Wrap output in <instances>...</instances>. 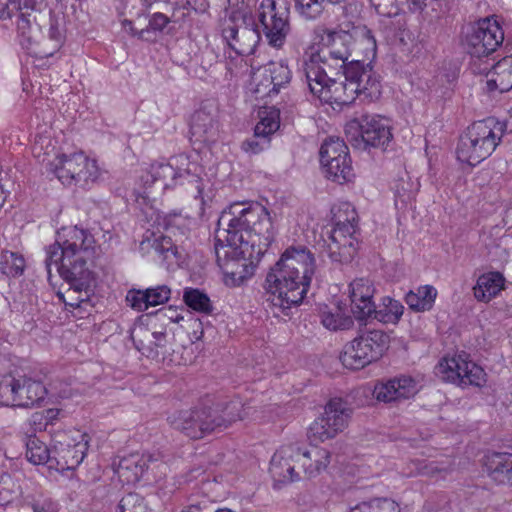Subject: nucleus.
Returning <instances> with one entry per match:
<instances>
[{"label": "nucleus", "instance_id": "obj_38", "mask_svg": "<svg viewBox=\"0 0 512 512\" xmlns=\"http://www.w3.org/2000/svg\"><path fill=\"white\" fill-rule=\"evenodd\" d=\"M436 297V288L432 285H424L418 287L416 291H409L406 294L405 301L413 311L425 312L432 309Z\"/></svg>", "mask_w": 512, "mask_h": 512}, {"label": "nucleus", "instance_id": "obj_4", "mask_svg": "<svg viewBox=\"0 0 512 512\" xmlns=\"http://www.w3.org/2000/svg\"><path fill=\"white\" fill-rule=\"evenodd\" d=\"M505 132L506 124L495 117L473 122L459 138L457 159L462 163L476 166L496 150Z\"/></svg>", "mask_w": 512, "mask_h": 512}, {"label": "nucleus", "instance_id": "obj_11", "mask_svg": "<svg viewBox=\"0 0 512 512\" xmlns=\"http://www.w3.org/2000/svg\"><path fill=\"white\" fill-rule=\"evenodd\" d=\"M362 38L366 42L367 47L371 49L376 48V40L372 31L366 26L341 24L338 30H326L323 41L328 48V55L332 60L337 62V66L344 68L348 65L349 58L352 56L355 40Z\"/></svg>", "mask_w": 512, "mask_h": 512}, {"label": "nucleus", "instance_id": "obj_62", "mask_svg": "<svg viewBox=\"0 0 512 512\" xmlns=\"http://www.w3.org/2000/svg\"><path fill=\"white\" fill-rule=\"evenodd\" d=\"M305 253H306V249L302 246H300L299 248L290 246L280 256L288 257V256H294V254H305Z\"/></svg>", "mask_w": 512, "mask_h": 512}, {"label": "nucleus", "instance_id": "obj_8", "mask_svg": "<svg viewBox=\"0 0 512 512\" xmlns=\"http://www.w3.org/2000/svg\"><path fill=\"white\" fill-rule=\"evenodd\" d=\"M389 345V336L382 330H365L347 343L340 361L348 369L357 370L377 361Z\"/></svg>", "mask_w": 512, "mask_h": 512}, {"label": "nucleus", "instance_id": "obj_64", "mask_svg": "<svg viewBox=\"0 0 512 512\" xmlns=\"http://www.w3.org/2000/svg\"><path fill=\"white\" fill-rule=\"evenodd\" d=\"M145 193H146L145 191H143V192L134 191L135 200L137 202H140V199H142L143 203H145L146 200L149 198Z\"/></svg>", "mask_w": 512, "mask_h": 512}, {"label": "nucleus", "instance_id": "obj_36", "mask_svg": "<svg viewBox=\"0 0 512 512\" xmlns=\"http://www.w3.org/2000/svg\"><path fill=\"white\" fill-rule=\"evenodd\" d=\"M505 279L499 272H488L479 276L473 288L474 296L478 301L489 302L504 289Z\"/></svg>", "mask_w": 512, "mask_h": 512}, {"label": "nucleus", "instance_id": "obj_15", "mask_svg": "<svg viewBox=\"0 0 512 512\" xmlns=\"http://www.w3.org/2000/svg\"><path fill=\"white\" fill-rule=\"evenodd\" d=\"M99 246L93 235L77 226L62 227L57 231L55 243L47 249V256H75L84 254L91 256L97 254Z\"/></svg>", "mask_w": 512, "mask_h": 512}, {"label": "nucleus", "instance_id": "obj_31", "mask_svg": "<svg viewBox=\"0 0 512 512\" xmlns=\"http://www.w3.org/2000/svg\"><path fill=\"white\" fill-rule=\"evenodd\" d=\"M15 12L18 13L16 25L19 42L24 49L34 53L37 51L36 47L40 45V27L36 23V17L28 11Z\"/></svg>", "mask_w": 512, "mask_h": 512}, {"label": "nucleus", "instance_id": "obj_45", "mask_svg": "<svg viewBox=\"0 0 512 512\" xmlns=\"http://www.w3.org/2000/svg\"><path fill=\"white\" fill-rule=\"evenodd\" d=\"M44 0H0V19L11 18L14 11L39 9Z\"/></svg>", "mask_w": 512, "mask_h": 512}, {"label": "nucleus", "instance_id": "obj_13", "mask_svg": "<svg viewBox=\"0 0 512 512\" xmlns=\"http://www.w3.org/2000/svg\"><path fill=\"white\" fill-rule=\"evenodd\" d=\"M48 168L59 181L68 186L87 183L89 180H95L98 175L96 161L82 151L60 154L48 164Z\"/></svg>", "mask_w": 512, "mask_h": 512}, {"label": "nucleus", "instance_id": "obj_29", "mask_svg": "<svg viewBox=\"0 0 512 512\" xmlns=\"http://www.w3.org/2000/svg\"><path fill=\"white\" fill-rule=\"evenodd\" d=\"M131 338L135 348L147 358H157L167 345L166 331L151 332L143 326L134 329Z\"/></svg>", "mask_w": 512, "mask_h": 512}, {"label": "nucleus", "instance_id": "obj_48", "mask_svg": "<svg viewBox=\"0 0 512 512\" xmlns=\"http://www.w3.org/2000/svg\"><path fill=\"white\" fill-rule=\"evenodd\" d=\"M48 40L51 41L52 47L50 51L39 50L34 51V54H44L45 56H52L55 51H57L64 40V32L61 26L60 21L54 16L50 17L49 20V29H48Z\"/></svg>", "mask_w": 512, "mask_h": 512}, {"label": "nucleus", "instance_id": "obj_46", "mask_svg": "<svg viewBox=\"0 0 512 512\" xmlns=\"http://www.w3.org/2000/svg\"><path fill=\"white\" fill-rule=\"evenodd\" d=\"M321 323L329 330H347L353 326V319L351 316L342 314L339 310L335 313L323 311L321 313Z\"/></svg>", "mask_w": 512, "mask_h": 512}, {"label": "nucleus", "instance_id": "obj_63", "mask_svg": "<svg viewBox=\"0 0 512 512\" xmlns=\"http://www.w3.org/2000/svg\"><path fill=\"white\" fill-rule=\"evenodd\" d=\"M350 512H371L368 501L361 502L350 509Z\"/></svg>", "mask_w": 512, "mask_h": 512}, {"label": "nucleus", "instance_id": "obj_17", "mask_svg": "<svg viewBox=\"0 0 512 512\" xmlns=\"http://www.w3.org/2000/svg\"><path fill=\"white\" fill-rule=\"evenodd\" d=\"M300 455L301 446L297 443L283 445L274 453L269 468L274 489L300 481L301 477L295 471L296 463H300Z\"/></svg>", "mask_w": 512, "mask_h": 512}, {"label": "nucleus", "instance_id": "obj_28", "mask_svg": "<svg viewBox=\"0 0 512 512\" xmlns=\"http://www.w3.org/2000/svg\"><path fill=\"white\" fill-rule=\"evenodd\" d=\"M160 458L158 454H139L132 453L120 458L119 462L115 465V472L122 481L127 483L138 482L145 470L148 468L149 463L158 461Z\"/></svg>", "mask_w": 512, "mask_h": 512}, {"label": "nucleus", "instance_id": "obj_30", "mask_svg": "<svg viewBox=\"0 0 512 512\" xmlns=\"http://www.w3.org/2000/svg\"><path fill=\"white\" fill-rule=\"evenodd\" d=\"M485 467L495 482L512 486V451L488 454L485 457Z\"/></svg>", "mask_w": 512, "mask_h": 512}, {"label": "nucleus", "instance_id": "obj_58", "mask_svg": "<svg viewBox=\"0 0 512 512\" xmlns=\"http://www.w3.org/2000/svg\"><path fill=\"white\" fill-rule=\"evenodd\" d=\"M198 258H181V261L178 263V266L181 269H186L190 273V277L193 280H197L202 277L204 265L202 263H198Z\"/></svg>", "mask_w": 512, "mask_h": 512}, {"label": "nucleus", "instance_id": "obj_23", "mask_svg": "<svg viewBox=\"0 0 512 512\" xmlns=\"http://www.w3.org/2000/svg\"><path fill=\"white\" fill-rule=\"evenodd\" d=\"M60 277L75 291H86L93 282V273L84 258H58L55 260Z\"/></svg>", "mask_w": 512, "mask_h": 512}, {"label": "nucleus", "instance_id": "obj_16", "mask_svg": "<svg viewBox=\"0 0 512 512\" xmlns=\"http://www.w3.org/2000/svg\"><path fill=\"white\" fill-rule=\"evenodd\" d=\"M504 33L496 20L484 18L477 21L466 35L468 52L478 61L488 57L503 42Z\"/></svg>", "mask_w": 512, "mask_h": 512}, {"label": "nucleus", "instance_id": "obj_22", "mask_svg": "<svg viewBox=\"0 0 512 512\" xmlns=\"http://www.w3.org/2000/svg\"><path fill=\"white\" fill-rule=\"evenodd\" d=\"M82 440L71 444L57 442L53 446V457L50 460L49 469L57 472L73 470L78 467L86 456L88 450V440L86 435H82Z\"/></svg>", "mask_w": 512, "mask_h": 512}, {"label": "nucleus", "instance_id": "obj_10", "mask_svg": "<svg viewBox=\"0 0 512 512\" xmlns=\"http://www.w3.org/2000/svg\"><path fill=\"white\" fill-rule=\"evenodd\" d=\"M290 8L285 0H261L256 11V29L263 34L268 44L282 48L290 33Z\"/></svg>", "mask_w": 512, "mask_h": 512}, {"label": "nucleus", "instance_id": "obj_54", "mask_svg": "<svg viewBox=\"0 0 512 512\" xmlns=\"http://www.w3.org/2000/svg\"><path fill=\"white\" fill-rule=\"evenodd\" d=\"M120 512H144L143 499L136 493H129L119 502Z\"/></svg>", "mask_w": 512, "mask_h": 512}, {"label": "nucleus", "instance_id": "obj_19", "mask_svg": "<svg viewBox=\"0 0 512 512\" xmlns=\"http://www.w3.org/2000/svg\"><path fill=\"white\" fill-rule=\"evenodd\" d=\"M221 34L229 47L241 56L253 54L260 41L259 29L247 25L238 26L233 17L221 21Z\"/></svg>", "mask_w": 512, "mask_h": 512}, {"label": "nucleus", "instance_id": "obj_9", "mask_svg": "<svg viewBox=\"0 0 512 512\" xmlns=\"http://www.w3.org/2000/svg\"><path fill=\"white\" fill-rule=\"evenodd\" d=\"M347 141L356 149L380 148L385 150L393 135L387 119L379 115H362L345 126Z\"/></svg>", "mask_w": 512, "mask_h": 512}, {"label": "nucleus", "instance_id": "obj_59", "mask_svg": "<svg viewBox=\"0 0 512 512\" xmlns=\"http://www.w3.org/2000/svg\"><path fill=\"white\" fill-rule=\"evenodd\" d=\"M278 92L279 91L277 89H272L271 86L267 85V82L265 81V75L254 88V93L257 98H264L265 96H270L272 93L277 94Z\"/></svg>", "mask_w": 512, "mask_h": 512}, {"label": "nucleus", "instance_id": "obj_50", "mask_svg": "<svg viewBox=\"0 0 512 512\" xmlns=\"http://www.w3.org/2000/svg\"><path fill=\"white\" fill-rule=\"evenodd\" d=\"M408 469L409 472H407L406 475L410 477L417 475L434 476L441 472V469L435 462L421 459L412 460Z\"/></svg>", "mask_w": 512, "mask_h": 512}, {"label": "nucleus", "instance_id": "obj_5", "mask_svg": "<svg viewBox=\"0 0 512 512\" xmlns=\"http://www.w3.org/2000/svg\"><path fill=\"white\" fill-rule=\"evenodd\" d=\"M334 104L349 105L357 96H363L374 101L381 95V82L379 75L370 63L360 60H351L343 72V85L336 86L332 91Z\"/></svg>", "mask_w": 512, "mask_h": 512}, {"label": "nucleus", "instance_id": "obj_51", "mask_svg": "<svg viewBox=\"0 0 512 512\" xmlns=\"http://www.w3.org/2000/svg\"><path fill=\"white\" fill-rule=\"evenodd\" d=\"M143 213L147 217L148 222H153V226L156 225L158 228L162 227L164 229H168L173 226L174 221L180 217V214L175 212L162 215L152 207H147L143 210Z\"/></svg>", "mask_w": 512, "mask_h": 512}, {"label": "nucleus", "instance_id": "obj_1", "mask_svg": "<svg viewBox=\"0 0 512 512\" xmlns=\"http://www.w3.org/2000/svg\"><path fill=\"white\" fill-rule=\"evenodd\" d=\"M274 237L273 224L265 206L258 202H234L217 222L215 250L230 247L225 256H264ZM271 253H275L271 250Z\"/></svg>", "mask_w": 512, "mask_h": 512}, {"label": "nucleus", "instance_id": "obj_41", "mask_svg": "<svg viewBox=\"0 0 512 512\" xmlns=\"http://www.w3.org/2000/svg\"><path fill=\"white\" fill-rule=\"evenodd\" d=\"M291 80V71L283 62L270 63L265 69V81L272 89H279Z\"/></svg>", "mask_w": 512, "mask_h": 512}, {"label": "nucleus", "instance_id": "obj_42", "mask_svg": "<svg viewBox=\"0 0 512 512\" xmlns=\"http://www.w3.org/2000/svg\"><path fill=\"white\" fill-rule=\"evenodd\" d=\"M419 190V183L408 175L399 177L394 184L396 205L400 202L407 205L412 202Z\"/></svg>", "mask_w": 512, "mask_h": 512}, {"label": "nucleus", "instance_id": "obj_24", "mask_svg": "<svg viewBox=\"0 0 512 512\" xmlns=\"http://www.w3.org/2000/svg\"><path fill=\"white\" fill-rule=\"evenodd\" d=\"M473 66L474 71L479 74H492V77L486 82L488 92L498 90L500 93H504L512 89V56H506L493 64L486 61L484 67H481L480 63L477 66L475 60Z\"/></svg>", "mask_w": 512, "mask_h": 512}, {"label": "nucleus", "instance_id": "obj_20", "mask_svg": "<svg viewBox=\"0 0 512 512\" xmlns=\"http://www.w3.org/2000/svg\"><path fill=\"white\" fill-rule=\"evenodd\" d=\"M260 121L254 128V134L246 139L241 147L242 150L250 154H258L270 146L271 136L280 127L279 110L270 107L264 108L259 112Z\"/></svg>", "mask_w": 512, "mask_h": 512}, {"label": "nucleus", "instance_id": "obj_55", "mask_svg": "<svg viewBox=\"0 0 512 512\" xmlns=\"http://www.w3.org/2000/svg\"><path fill=\"white\" fill-rule=\"evenodd\" d=\"M146 292L149 294L150 307L167 302L171 295V289L166 285L148 288L146 289Z\"/></svg>", "mask_w": 512, "mask_h": 512}, {"label": "nucleus", "instance_id": "obj_57", "mask_svg": "<svg viewBox=\"0 0 512 512\" xmlns=\"http://www.w3.org/2000/svg\"><path fill=\"white\" fill-rule=\"evenodd\" d=\"M127 300L130 302V306L138 311H145L150 307L149 294L146 290L130 291Z\"/></svg>", "mask_w": 512, "mask_h": 512}, {"label": "nucleus", "instance_id": "obj_47", "mask_svg": "<svg viewBox=\"0 0 512 512\" xmlns=\"http://www.w3.org/2000/svg\"><path fill=\"white\" fill-rule=\"evenodd\" d=\"M319 154L322 163V160H333L342 155H348L349 151L343 140L330 137L321 145Z\"/></svg>", "mask_w": 512, "mask_h": 512}, {"label": "nucleus", "instance_id": "obj_44", "mask_svg": "<svg viewBox=\"0 0 512 512\" xmlns=\"http://www.w3.org/2000/svg\"><path fill=\"white\" fill-rule=\"evenodd\" d=\"M183 300L189 308L201 313L209 314L213 309L207 294L196 288H186Z\"/></svg>", "mask_w": 512, "mask_h": 512}, {"label": "nucleus", "instance_id": "obj_21", "mask_svg": "<svg viewBox=\"0 0 512 512\" xmlns=\"http://www.w3.org/2000/svg\"><path fill=\"white\" fill-rule=\"evenodd\" d=\"M418 392L417 381L408 375H401L378 382L373 390V396L381 402L391 403L414 397Z\"/></svg>", "mask_w": 512, "mask_h": 512}, {"label": "nucleus", "instance_id": "obj_18", "mask_svg": "<svg viewBox=\"0 0 512 512\" xmlns=\"http://www.w3.org/2000/svg\"><path fill=\"white\" fill-rule=\"evenodd\" d=\"M333 229L330 238L339 249L353 248L356 238L358 215L355 208L348 202L340 203L332 208Z\"/></svg>", "mask_w": 512, "mask_h": 512}, {"label": "nucleus", "instance_id": "obj_53", "mask_svg": "<svg viewBox=\"0 0 512 512\" xmlns=\"http://www.w3.org/2000/svg\"><path fill=\"white\" fill-rule=\"evenodd\" d=\"M27 505L33 512H59V505L50 497H32Z\"/></svg>", "mask_w": 512, "mask_h": 512}, {"label": "nucleus", "instance_id": "obj_26", "mask_svg": "<svg viewBox=\"0 0 512 512\" xmlns=\"http://www.w3.org/2000/svg\"><path fill=\"white\" fill-rule=\"evenodd\" d=\"M216 258L223 273V282L228 287H238L255 273L260 258Z\"/></svg>", "mask_w": 512, "mask_h": 512}, {"label": "nucleus", "instance_id": "obj_6", "mask_svg": "<svg viewBox=\"0 0 512 512\" xmlns=\"http://www.w3.org/2000/svg\"><path fill=\"white\" fill-rule=\"evenodd\" d=\"M302 70L310 93L321 102L334 104L332 91L343 85L344 68L337 66L330 55L316 52L303 60Z\"/></svg>", "mask_w": 512, "mask_h": 512}, {"label": "nucleus", "instance_id": "obj_12", "mask_svg": "<svg viewBox=\"0 0 512 512\" xmlns=\"http://www.w3.org/2000/svg\"><path fill=\"white\" fill-rule=\"evenodd\" d=\"M435 373L442 380L462 388L481 387L486 383L484 369L470 360L466 352L442 358L435 367Z\"/></svg>", "mask_w": 512, "mask_h": 512}, {"label": "nucleus", "instance_id": "obj_61", "mask_svg": "<svg viewBox=\"0 0 512 512\" xmlns=\"http://www.w3.org/2000/svg\"><path fill=\"white\" fill-rule=\"evenodd\" d=\"M58 413H59V411L56 410V409H48L46 411L45 416H43L42 414L36 413V414H34L32 416L31 423H33V424H36V423L41 424V421H42L43 417H45L46 420L52 421V420H54L57 417Z\"/></svg>", "mask_w": 512, "mask_h": 512}, {"label": "nucleus", "instance_id": "obj_3", "mask_svg": "<svg viewBox=\"0 0 512 512\" xmlns=\"http://www.w3.org/2000/svg\"><path fill=\"white\" fill-rule=\"evenodd\" d=\"M242 404L234 400L225 407H196L180 411L168 417L170 425L191 439H201L206 435L221 431L233 422L242 419Z\"/></svg>", "mask_w": 512, "mask_h": 512}, {"label": "nucleus", "instance_id": "obj_32", "mask_svg": "<svg viewBox=\"0 0 512 512\" xmlns=\"http://www.w3.org/2000/svg\"><path fill=\"white\" fill-rule=\"evenodd\" d=\"M140 251L143 254H168L172 256H181L186 251L181 246H177L173 240L163 234H157L147 229L140 241Z\"/></svg>", "mask_w": 512, "mask_h": 512}, {"label": "nucleus", "instance_id": "obj_39", "mask_svg": "<svg viewBox=\"0 0 512 512\" xmlns=\"http://www.w3.org/2000/svg\"><path fill=\"white\" fill-rule=\"evenodd\" d=\"M26 458L34 465H47L49 467L50 460L53 457V448L49 449L45 443L36 436L30 435L26 439Z\"/></svg>", "mask_w": 512, "mask_h": 512}, {"label": "nucleus", "instance_id": "obj_49", "mask_svg": "<svg viewBox=\"0 0 512 512\" xmlns=\"http://www.w3.org/2000/svg\"><path fill=\"white\" fill-rule=\"evenodd\" d=\"M17 379L5 375L0 379V406H16Z\"/></svg>", "mask_w": 512, "mask_h": 512}, {"label": "nucleus", "instance_id": "obj_43", "mask_svg": "<svg viewBox=\"0 0 512 512\" xmlns=\"http://www.w3.org/2000/svg\"><path fill=\"white\" fill-rule=\"evenodd\" d=\"M343 0H294L297 12L308 20L319 18L324 9L325 3L338 4Z\"/></svg>", "mask_w": 512, "mask_h": 512}, {"label": "nucleus", "instance_id": "obj_35", "mask_svg": "<svg viewBox=\"0 0 512 512\" xmlns=\"http://www.w3.org/2000/svg\"><path fill=\"white\" fill-rule=\"evenodd\" d=\"M186 17L185 13V7H180L176 9L172 15L171 18H169L167 15L156 12L153 13L149 18V23L146 28H143L141 30H136L132 26V22L125 21V25L128 24L130 26V31L133 35L137 36L139 39L142 40H148L149 38L147 35L153 31V32H162L164 28L168 25L170 22H180L184 21V18Z\"/></svg>", "mask_w": 512, "mask_h": 512}, {"label": "nucleus", "instance_id": "obj_27", "mask_svg": "<svg viewBox=\"0 0 512 512\" xmlns=\"http://www.w3.org/2000/svg\"><path fill=\"white\" fill-rule=\"evenodd\" d=\"M190 134L195 142L215 143L219 136V123L216 115L206 107L195 111L190 121Z\"/></svg>", "mask_w": 512, "mask_h": 512}, {"label": "nucleus", "instance_id": "obj_56", "mask_svg": "<svg viewBox=\"0 0 512 512\" xmlns=\"http://www.w3.org/2000/svg\"><path fill=\"white\" fill-rule=\"evenodd\" d=\"M368 502L371 512H400L398 503L390 498H374Z\"/></svg>", "mask_w": 512, "mask_h": 512}, {"label": "nucleus", "instance_id": "obj_14", "mask_svg": "<svg viewBox=\"0 0 512 512\" xmlns=\"http://www.w3.org/2000/svg\"><path fill=\"white\" fill-rule=\"evenodd\" d=\"M351 409L342 398H332L324 407V413L316 418L309 427L308 438L311 442H325L341 433L350 418Z\"/></svg>", "mask_w": 512, "mask_h": 512}, {"label": "nucleus", "instance_id": "obj_33", "mask_svg": "<svg viewBox=\"0 0 512 512\" xmlns=\"http://www.w3.org/2000/svg\"><path fill=\"white\" fill-rule=\"evenodd\" d=\"M17 407H32L44 400L47 390L42 382L30 378L17 379Z\"/></svg>", "mask_w": 512, "mask_h": 512}, {"label": "nucleus", "instance_id": "obj_40", "mask_svg": "<svg viewBox=\"0 0 512 512\" xmlns=\"http://www.w3.org/2000/svg\"><path fill=\"white\" fill-rule=\"evenodd\" d=\"M403 309L404 307L399 301L391 297H384L379 309L375 307L371 318L382 323H396L401 318Z\"/></svg>", "mask_w": 512, "mask_h": 512}, {"label": "nucleus", "instance_id": "obj_7", "mask_svg": "<svg viewBox=\"0 0 512 512\" xmlns=\"http://www.w3.org/2000/svg\"><path fill=\"white\" fill-rule=\"evenodd\" d=\"M140 183L145 190L158 184L162 190L174 189L179 185L188 182L197 190L196 198L202 195V186L199 177L192 172L190 163L185 156L172 157L169 162H159L150 165L139 177Z\"/></svg>", "mask_w": 512, "mask_h": 512}, {"label": "nucleus", "instance_id": "obj_34", "mask_svg": "<svg viewBox=\"0 0 512 512\" xmlns=\"http://www.w3.org/2000/svg\"><path fill=\"white\" fill-rule=\"evenodd\" d=\"M330 459L331 453L324 448L306 450L301 447L300 464L307 478H314L326 470Z\"/></svg>", "mask_w": 512, "mask_h": 512}, {"label": "nucleus", "instance_id": "obj_60", "mask_svg": "<svg viewBox=\"0 0 512 512\" xmlns=\"http://www.w3.org/2000/svg\"><path fill=\"white\" fill-rule=\"evenodd\" d=\"M185 5L197 13H204L209 8L208 0H184Z\"/></svg>", "mask_w": 512, "mask_h": 512}, {"label": "nucleus", "instance_id": "obj_25", "mask_svg": "<svg viewBox=\"0 0 512 512\" xmlns=\"http://www.w3.org/2000/svg\"><path fill=\"white\" fill-rule=\"evenodd\" d=\"M375 288L365 278H357L350 283L351 311L357 320L370 319L375 312V304L372 301Z\"/></svg>", "mask_w": 512, "mask_h": 512}, {"label": "nucleus", "instance_id": "obj_52", "mask_svg": "<svg viewBox=\"0 0 512 512\" xmlns=\"http://www.w3.org/2000/svg\"><path fill=\"white\" fill-rule=\"evenodd\" d=\"M26 267L25 258H1L0 272L7 277H19Z\"/></svg>", "mask_w": 512, "mask_h": 512}, {"label": "nucleus", "instance_id": "obj_37", "mask_svg": "<svg viewBox=\"0 0 512 512\" xmlns=\"http://www.w3.org/2000/svg\"><path fill=\"white\" fill-rule=\"evenodd\" d=\"M321 164L325 169L327 177L337 183L349 182L354 177L349 154L342 155L333 160H322Z\"/></svg>", "mask_w": 512, "mask_h": 512}, {"label": "nucleus", "instance_id": "obj_2", "mask_svg": "<svg viewBox=\"0 0 512 512\" xmlns=\"http://www.w3.org/2000/svg\"><path fill=\"white\" fill-rule=\"evenodd\" d=\"M294 258H279L266 277L267 302L271 308H277L284 315L288 310L302 303L310 286L313 269L300 271L292 263Z\"/></svg>", "mask_w": 512, "mask_h": 512}]
</instances>
